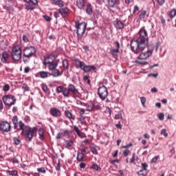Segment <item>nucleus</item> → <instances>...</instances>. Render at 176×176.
<instances>
[{
  "instance_id": "f257e3e1",
  "label": "nucleus",
  "mask_w": 176,
  "mask_h": 176,
  "mask_svg": "<svg viewBox=\"0 0 176 176\" xmlns=\"http://www.w3.org/2000/svg\"><path fill=\"white\" fill-rule=\"evenodd\" d=\"M148 42V32L145 28H142L139 31V37L136 40H131V49L135 54L145 50Z\"/></svg>"
},
{
  "instance_id": "f03ea898",
  "label": "nucleus",
  "mask_w": 176,
  "mask_h": 176,
  "mask_svg": "<svg viewBox=\"0 0 176 176\" xmlns=\"http://www.w3.org/2000/svg\"><path fill=\"white\" fill-rule=\"evenodd\" d=\"M56 60V57L53 54L47 55L44 58V61L43 63L45 67H47L49 71L51 72L52 76L54 78H58V76H61L63 75V72H60V70L57 69L58 63Z\"/></svg>"
},
{
  "instance_id": "7ed1b4c3",
  "label": "nucleus",
  "mask_w": 176,
  "mask_h": 176,
  "mask_svg": "<svg viewBox=\"0 0 176 176\" xmlns=\"http://www.w3.org/2000/svg\"><path fill=\"white\" fill-rule=\"evenodd\" d=\"M56 93H63L64 97H74V98L78 97L79 91L75 87V85L70 84L67 87L59 86L56 88Z\"/></svg>"
},
{
  "instance_id": "20e7f679",
  "label": "nucleus",
  "mask_w": 176,
  "mask_h": 176,
  "mask_svg": "<svg viewBox=\"0 0 176 176\" xmlns=\"http://www.w3.org/2000/svg\"><path fill=\"white\" fill-rule=\"evenodd\" d=\"M20 129L22 131L23 135L25 136V140L28 142H30L34 138V134H36V131H38V127H30L28 126H25L23 122L20 121L19 122Z\"/></svg>"
},
{
  "instance_id": "39448f33",
  "label": "nucleus",
  "mask_w": 176,
  "mask_h": 176,
  "mask_svg": "<svg viewBox=\"0 0 176 176\" xmlns=\"http://www.w3.org/2000/svg\"><path fill=\"white\" fill-rule=\"evenodd\" d=\"M75 25L77 30V38L78 41H82V38H83L85 32H86L87 24L85 22H79V21H77L75 22Z\"/></svg>"
},
{
  "instance_id": "423d86ee",
  "label": "nucleus",
  "mask_w": 176,
  "mask_h": 176,
  "mask_svg": "<svg viewBox=\"0 0 176 176\" xmlns=\"http://www.w3.org/2000/svg\"><path fill=\"white\" fill-rule=\"evenodd\" d=\"M22 54L23 52L21 51V47L20 46H13L11 51V56L14 61H20V60H21Z\"/></svg>"
},
{
  "instance_id": "0eeeda50",
  "label": "nucleus",
  "mask_w": 176,
  "mask_h": 176,
  "mask_svg": "<svg viewBox=\"0 0 176 176\" xmlns=\"http://www.w3.org/2000/svg\"><path fill=\"white\" fill-rule=\"evenodd\" d=\"M3 102L7 107H12L16 104V98L12 95H6L3 97Z\"/></svg>"
},
{
  "instance_id": "6e6552de",
  "label": "nucleus",
  "mask_w": 176,
  "mask_h": 176,
  "mask_svg": "<svg viewBox=\"0 0 176 176\" xmlns=\"http://www.w3.org/2000/svg\"><path fill=\"white\" fill-rule=\"evenodd\" d=\"M98 94L99 96V98L102 100V101H105L107 97H108V89L104 85L99 87L98 89Z\"/></svg>"
},
{
  "instance_id": "1a4fd4ad",
  "label": "nucleus",
  "mask_w": 176,
  "mask_h": 176,
  "mask_svg": "<svg viewBox=\"0 0 176 176\" xmlns=\"http://www.w3.org/2000/svg\"><path fill=\"white\" fill-rule=\"evenodd\" d=\"M35 53H36V49H35V47H27L23 50V56L25 58H31V57H32L33 55L35 54Z\"/></svg>"
},
{
  "instance_id": "9d476101",
  "label": "nucleus",
  "mask_w": 176,
  "mask_h": 176,
  "mask_svg": "<svg viewBox=\"0 0 176 176\" xmlns=\"http://www.w3.org/2000/svg\"><path fill=\"white\" fill-rule=\"evenodd\" d=\"M153 53V50H148L146 52H144V50L142 51H140L138 54L139 56L138 57V60H141L142 61H145L147 58H149L151 56H152V54Z\"/></svg>"
},
{
  "instance_id": "9b49d317",
  "label": "nucleus",
  "mask_w": 176,
  "mask_h": 176,
  "mask_svg": "<svg viewBox=\"0 0 176 176\" xmlns=\"http://www.w3.org/2000/svg\"><path fill=\"white\" fill-rule=\"evenodd\" d=\"M12 126L10 124L6 121H1L0 122V131H3L4 133H9Z\"/></svg>"
},
{
  "instance_id": "f8f14e48",
  "label": "nucleus",
  "mask_w": 176,
  "mask_h": 176,
  "mask_svg": "<svg viewBox=\"0 0 176 176\" xmlns=\"http://www.w3.org/2000/svg\"><path fill=\"white\" fill-rule=\"evenodd\" d=\"M36 5H38V0H32L25 4V9L26 10H34Z\"/></svg>"
},
{
  "instance_id": "ddd939ff",
  "label": "nucleus",
  "mask_w": 176,
  "mask_h": 176,
  "mask_svg": "<svg viewBox=\"0 0 176 176\" xmlns=\"http://www.w3.org/2000/svg\"><path fill=\"white\" fill-rule=\"evenodd\" d=\"M50 113L51 116L54 118H60L61 116V111L57 108L52 107L50 109Z\"/></svg>"
},
{
  "instance_id": "4468645a",
  "label": "nucleus",
  "mask_w": 176,
  "mask_h": 176,
  "mask_svg": "<svg viewBox=\"0 0 176 176\" xmlns=\"http://www.w3.org/2000/svg\"><path fill=\"white\" fill-rule=\"evenodd\" d=\"M84 72H90V71H96L97 69V67L94 65H86V63H84V65H82V67L81 68Z\"/></svg>"
},
{
  "instance_id": "2eb2a0df",
  "label": "nucleus",
  "mask_w": 176,
  "mask_h": 176,
  "mask_svg": "<svg viewBox=\"0 0 176 176\" xmlns=\"http://www.w3.org/2000/svg\"><path fill=\"white\" fill-rule=\"evenodd\" d=\"M119 3H120L119 0H107V8L108 9H112L116 5H119Z\"/></svg>"
},
{
  "instance_id": "dca6fc26",
  "label": "nucleus",
  "mask_w": 176,
  "mask_h": 176,
  "mask_svg": "<svg viewBox=\"0 0 176 176\" xmlns=\"http://www.w3.org/2000/svg\"><path fill=\"white\" fill-rule=\"evenodd\" d=\"M113 24L117 30H123L124 28V23L119 21V19H116L113 21Z\"/></svg>"
},
{
  "instance_id": "f3484780",
  "label": "nucleus",
  "mask_w": 176,
  "mask_h": 176,
  "mask_svg": "<svg viewBox=\"0 0 176 176\" xmlns=\"http://www.w3.org/2000/svg\"><path fill=\"white\" fill-rule=\"evenodd\" d=\"M10 55L7 52H3L1 54V61L3 63V64H6L8 61H9V58Z\"/></svg>"
},
{
  "instance_id": "a211bd4d",
  "label": "nucleus",
  "mask_w": 176,
  "mask_h": 176,
  "mask_svg": "<svg viewBox=\"0 0 176 176\" xmlns=\"http://www.w3.org/2000/svg\"><path fill=\"white\" fill-rule=\"evenodd\" d=\"M73 61L74 63V66L77 69L80 68V69H81V68L83 67V65H85V62L80 61L78 58H74Z\"/></svg>"
},
{
  "instance_id": "6ab92c4d",
  "label": "nucleus",
  "mask_w": 176,
  "mask_h": 176,
  "mask_svg": "<svg viewBox=\"0 0 176 176\" xmlns=\"http://www.w3.org/2000/svg\"><path fill=\"white\" fill-rule=\"evenodd\" d=\"M74 131L76 133L77 135L80 137V138H86V134H85L83 132H80V130H79L78 126H74Z\"/></svg>"
},
{
  "instance_id": "aec40b11",
  "label": "nucleus",
  "mask_w": 176,
  "mask_h": 176,
  "mask_svg": "<svg viewBox=\"0 0 176 176\" xmlns=\"http://www.w3.org/2000/svg\"><path fill=\"white\" fill-rule=\"evenodd\" d=\"M58 12L63 16L69 14V10L67 8H59Z\"/></svg>"
},
{
  "instance_id": "412c9836",
  "label": "nucleus",
  "mask_w": 176,
  "mask_h": 176,
  "mask_svg": "<svg viewBox=\"0 0 176 176\" xmlns=\"http://www.w3.org/2000/svg\"><path fill=\"white\" fill-rule=\"evenodd\" d=\"M65 116L69 119V120H75V115L72 114V113L69 110H66L65 111Z\"/></svg>"
},
{
  "instance_id": "4be33fe9",
  "label": "nucleus",
  "mask_w": 176,
  "mask_h": 176,
  "mask_svg": "<svg viewBox=\"0 0 176 176\" xmlns=\"http://www.w3.org/2000/svg\"><path fill=\"white\" fill-rule=\"evenodd\" d=\"M86 13L89 16L93 14V6H91V3H87V4Z\"/></svg>"
},
{
  "instance_id": "5701e85b",
  "label": "nucleus",
  "mask_w": 176,
  "mask_h": 176,
  "mask_svg": "<svg viewBox=\"0 0 176 176\" xmlns=\"http://www.w3.org/2000/svg\"><path fill=\"white\" fill-rule=\"evenodd\" d=\"M86 3V0H76V6L78 9H83Z\"/></svg>"
},
{
  "instance_id": "b1692460",
  "label": "nucleus",
  "mask_w": 176,
  "mask_h": 176,
  "mask_svg": "<svg viewBox=\"0 0 176 176\" xmlns=\"http://www.w3.org/2000/svg\"><path fill=\"white\" fill-rule=\"evenodd\" d=\"M38 137L39 140L43 141L45 140V129L40 128L38 129Z\"/></svg>"
},
{
  "instance_id": "393cba45",
  "label": "nucleus",
  "mask_w": 176,
  "mask_h": 176,
  "mask_svg": "<svg viewBox=\"0 0 176 176\" xmlns=\"http://www.w3.org/2000/svg\"><path fill=\"white\" fill-rule=\"evenodd\" d=\"M12 122L14 124V129L16 130L17 129V124L19 123V118H17V116H14L12 117Z\"/></svg>"
},
{
  "instance_id": "a878e982",
  "label": "nucleus",
  "mask_w": 176,
  "mask_h": 176,
  "mask_svg": "<svg viewBox=\"0 0 176 176\" xmlns=\"http://www.w3.org/2000/svg\"><path fill=\"white\" fill-rule=\"evenodd\" d=\"M110 54L114 58H116L118 57V54H119V49H113L110 51Z\"/></svg>"
},
{
  "instance_id": "bb28decb",
  "label": "nucleus",
  "mask_w": 176,
  "mask_h": 176,
  "mask_svg": "<svg viewBox=\"0 0 176 176\" xmlns=\"http://www.w3.org/2000/svg\"><path fill=\"white\" fill-rule=\"evenodd\" d=\"M85 107H86V111H88V112H91L94 109L93 103H87L85 104Z\"/></svg>"
},
{
  "instance_id": "cd10ccee",
  "label": "nucleus",
  "mask_w": 176,
  "mask_h": 176,
  "mask_svg": "<svg viewBox=\"0 0 176 176\" xmlns=\"http://www.w3.org/2000/svg\"><path fill=\"white\" fill-rule=\"evenodd\" d=\"M62 63H63V67L65 71L68 70V69L69 68V65L68 64V60L64 59Z\"/></svg>"
},
{
  "instance_id": "c85d7f7f",
  "label": "nucleus",
  "mask_w": 176,
  "mask_h": 176,
  "mask_svg": "<svg viewBox=\"0 0 176 176\" xmlns=\"http://www.w3.org/2000/svg\"><path fill=\"white\" fill-rule=\"evenodd\" d=\"M146 15V11L142 10L140 12V14H139V20H142V19H145V16Z\"/></svg>"
},
{
  "instance_id": "c756f323",
  "label": "nucleus",
  "mask_w": 176,
  "mask_h": 176,
  "mask_svg": "<svg viewBox=\"0 0 176 176\" xmlns=\"http://www.w3.org/2000/svg\"><path fill=\"white\" fill-rule=\"evenodd\" d=\"M54 5H56L59 8H63V7H64V1L63 0H57L55 2V4H54Z\"/></svg>"
},
{
  "instance_id": "7c9ffc66",
  "label": "nucleus",
  "mask_w": 176,
  "mask_h": 176,
  "mask_svg": "<svg viewBox=\"0 0 176 176\" xmlns=\"http://www.w3.org/2000/svg\"><path fill=\"white\" fill-rule=\"evenodd\" d=\"M38 75H40L41 78H42L43 79H45L48 76L47 72H44V71L40 72L38 73Z\"/></svg>"
},
{
  "instance_id": "2f4dec72",
  "label": "nucleus",
  "mask_w": 176,
  "mask_h": 176,
  "mask_svg": "<svg viewBox=\"0 0 176 176\" xmlns=\"http://www.w3.org/2000/svg\"><path fill=\"white\" fill-rule=\"evenodd\" d=\"M89 149L88 147H82L81 148V153L82 155H83L84 156H85V155H87L88 153H89V152L87 151Z\"/></svg>"
},
{
  "instance_id": "473e14b6",
  "label": "nucleus",
  "mask_w": 176,
  "mask_h": 176,
  "mask_svg": "<svg viewBox=\"0 0 176 176\" xmlns=\"http://www.w3.org/2000/svg\"><path fill=\"white\" fill-rule=\"evenodd\" d=\"M85 159V155L81 153H78L77 154V161L82 162Z\"/></svg>"
},
{
  "instance_id": "72a5a7b5",
  "label": "nucleus",
  "mask_w": 176,
  "mask_h": 176,
  "mask_svg": "<svg viewBox=\"0 0 176 176\" xmlns=\"http://www.w3.org/2000/svg\"><path fill=\"white\" fill-rule=\"evenodd\" d=\"M138 174L139 175L142 176H146L148 175V170H145L144 169L140 170V171L138 172Z\"/></svg>"
},
{
  "instance_id": "f704fd0d",
  "label": "nucleus",
  "mask_w": 176,
  "mask_h": 176,
  "mask_svg": "<svg viewBox=\"0 0 176 176\" xmlns=\"http://www.w3.org/2000/svg\"><path fill=\"white\" fill-rule=\"evenodd\" d=\"M65 144L66 148H71L72 146H74V141L72 140H67Z\"/></svg>"
},
{
  "instance_id": "c9c22d12",
  "label": "nucleus",
  "mask_w": 176,
  "mask_h": 176,
  "mask_svg": "<svg viewBox=\"0 0 176 176\" xmlns=\"http://www.w3.org/2000/svg\"><path fill=\"white\" fill-rule=\"evenodd\" d=\"M6 47H8V45L5 43V41H0V49H1V50H5Z\"/></svg>"
},
{
  "instance_id": "e433bc0d",
  "label": "nucleus",
  "mask_w": 176,
  "mask_h": 176,
  "mask_svg": "<svg viewBox=\"0 0 176 176\" xmlns=\"http://www.w3.org/2000/svg\"><path fill=\"white\" fill-rule=\"evenodd\" d=\"M115 119H116V120L123 119L122 111H120L117 114H116Z\"/></svg>"
},
{
  "instance_id": "4c0bfd02",
  "label": "nucleus",
  "mask_w": 176,
  "mask_h": 176,
  "mask_svg": "<svg viewBox=\"0 0 176 176\" xmlns=\"http://www.w3.org/2000/svg\"><path fill=\"white\" fill-rule=\"evenodd\" d=\"M90 149L91 152H92L94 155H98V151H97V148H96V147L91 146Z\"/></svg>"
},
{
  "instance_id": "58836bf2",
  "label": "nucleus",
  "mask_w": 176,
  "mask_h": 176,
  "mask_svg": "<svg viewBox=\"0 0 176 176\" xmlns=\"http://www.w3.org/2000/svg\"><path fill=\"white\" fill-rule=\"evenodd\" d=\"M94 109H96V111H98V109H101V106H100V104L98 102H95L93 104Z\"/></svg>"
},
{
  "instance_id": "ea45409f",
  "label": "nucleus",
  "mask_w": 176,
  "mask_h": 176,
  "mask_svg": "<svg viewBox=\"0 0 176 176\" xmlns=\"http://www.w3.org/2000/svg\"><path fill=\"white\" fill-rule=\"evenodd\" d=\"M92 170H96V171H99L101 168L96 164H94L91 166Z\"/></svg>"
},
{
  "instance_id": "a19ab883",
  "label": "nucleus",
  "mask_w": 176,
  "mask_h": 176,
  "mask_svg": "<svg viewBox=\"0 0 176 176\" xmlns=\"http://www.w3.org/2000/svg\"><path fill=\"white\" fill-rule=\"evenodd\" d=\"M7 173H8L10 175H17V170H7Z\"/></svg>"
},
{
  "instance_id": "79ce46f5",
  "label": "nucleus",
  "mask_w": 176,
  "mask_h": 176,
  "mask_svg": "<svg viewBox=\"0 0 176 176\" xmlns=\"http://www.w3.org/2000/svg\"><path fill=\"white\" fill-rule=\"evenodd\" d=\"M37 171L38 173H41L42 174H46V170L43 167L38 168Z\"/></svg>"
},
{
  "instance_id": "37998d69",
  "label": "nucleus",
  "mask_w": 176,
  "mask_h": 176,
  "mask_svg": "<svg viewBox=\"0 0 176 176\" xmlns=\"http://www.w3.org/2000/svg\"><path fill=\"white\" fill-rule=\"evenodd\" d=\"M169 16L171 19H173V17H175L176 16V11L175 10H172L169 14Z\"/></svg>"
},
{
  "instance_id": "c03bdc74",
  "label": "nucleus",
  "mask_w": 176,
  "mask_h": 176,
  "mask_svg": "<svg viewBox=\"0 0 176 176\" xmlns=\"http://www.w3.org/2000/svg\"><path fill=\"white\" fill-rule=\"evenodd\" d=\"M140 101H141L142 107H145V102H146V98L145 97H141Z\"/></svg>"
},
{
  "instance_id": "a18cd8bd",
  "label": "nucleus",
  "mask_w": 176,
  "mask_h": 176,
  "mask_svg": "<svg viewBox=\"0 0 176 176\" xmlns=\"http://www.w3.org/2000/svg\"><path fill=\"white\" fill-rule=\"evenodd\" d=\"M142 170H144L146 171H148V164L142 163Z\"/></svg>"
},
{
  "instance_id": "49530a36",
  "label": "nucleus",
  "mask_w": 176,
  "mask_h": 176,
  "mask_svg": "<svg viewBox=\"0 0 176 176\" xmlns=\"http://www.w3.org/2000/svg\"><path fill=\"white\" fill-rule=\"evenodd\" d=\"M13 141H14L15 145H19L20 142H21L20 139H19L18 138H14Z\"/></svg>"
},
{
  "instance_id": "de8ad7c7",
  "label": "nucleus",
  "mask_w": 176,
  "mask_h": 176,
  "mask_svg": "<svg viewBox=\"0 0 176 176\" xmlns=\"http://www.w3.org/2000/svg\"><path fill=\"white\" fill-rule=\"evenodd\" d=\"M160 120H164V113H160L157 115Z\"/></svg>"
},
{
  "instance_id": "09e8293b",
  "label": "nucleus",
  "mask_w": 176,
  "mask_h": 176,
  "mask_svg": "<svg viewBox=\"0 0 176 176\" xmlns=\"http://www.w3.org/2000/svg\"><path fill=\"white\" fill-rule=\"evenodd\" d=\"M10 89V87L9 86V85L6 84L3 86V91H9V89Z\"/></svg>"
},
{
  "instance_id": "8fccbe9b",
  "label": "nucleus",
  "mask_w": 176,
  "mask_h": 176,
  "mask_svg": "<svg viewBox=\"0 0 176 176\" xmlns=\"http://www.w3.org/2000/svg\"><path fill=\"white\" fill-rule=\"evenodd\" d=\"M160 6H163L166 2V0H156Z\"/></svg>"
},
{
  "instance_id": "3c124183",
  "label": "nucleus",
  "mask_w": 176,
  "mask_h": 176,
  "mask_svg": "<svg viewBox=\"0 0 176 176\" xmlns=\"http://www.w3.org/2000/svg\"><path fill=\"white\" fill-rule=\"evenodd\" d=\"M161 134L165 137H168V133H167V131L164 129L162 130Z\"/></svg>"
},
{
  "instance_id": "603ef678",
  "label": "nucleus",
  "mask_w": 176,
  "mask_h": 176,
  "mask_svg": "<svg viewBox=\"0 0 176 176\" xmlns=\"http://www.w3.org/2000/svg\"><path fill=\"white\" fill-rule=\"evenodd\" d=\"M41 87H42V90H43L45 92L47 91L48 90L47 85L45 84H42Z\"/></svg>"
},
{
  "instance_id": "864d4df0",
  "label": "nucleus",
  "mask_w": 176,
  "mask_h": 176,
  "mask_svg": "<svg viewBox=\"0 0 176 176\" xmlns=\"http://www.w3.org/2000/svg\"><path fill=\"white\" fill-rule=\"evenodd\" d=\"M129 153H130V150H129V149H126L123 152V155H124V157H126V156H129Z\"/></svg>"
},
{
  "instance_id": "5fc2aeb1",
  "label": "nucleus",
  "mask_w": 176,
  "mask_h": 176,
  "mask_svg": "<svg viewBox=\"0 0 176 176\" xmlns=\"http://www.w3.org/2000/svg\"><path fill=\"white\" fill-rule=\"evenodd\" d=\"M158 159H159V155L154 157L151 160V163H156V162H157Z\"/></svg>"
},
{
  "instance_id": "6e6d98bb",
  "label": "nucleus",
  "mask_w": 176,
  "mask_h": 176,
  "mask_svg": "<svg viewBox=\"0 0 176 176\" xmlns=\"http://www.w3.org/2000/svg\"><path fill=\"white\" fill-rule=\"evenodd\" d=\"M64 137V134L63 133H58L56 135V139L60 140Z\"/></svg>"
},
{
  "instance_id": "4d7b16f0",
  "label": "nucleus",
  "mask_w": 176,
  "mask_h": 176,
  "mask_svg": "<svg viewBox=\"0 0 176 176\" xmlns=\"http://www.w3.org/2000/svg\"><path fill=\"white\" fill-rule=\"evenodd\" d=\"M135 162V153H133L131 159L130 160V163H134Z\"/></svg>"
},
{
  "instance_id": "13d9d810",
  "label": "nucleus",
  "mask_w": 176,
  "mask_h": 176,
  "mask_svg": "<svg viewBox=\"0 0 176 176\" xmlns=\"http://www.w3.org/2000/svg\"><path fill=\"white\" fill-rule=\"evenodd\" d=\"M84 80L85 82H87L88 85H90V79L89 78V76H85Z\"/></svg>"
},
{
  "instance_id": "bf43d9fd",
  "label": "nucleus",
  "mask_w": 176,
  "mask_h": 176,
  "mask_svg": "<svg viewBox=\"0 0 176 176\" xmlns=\"http://www.w3.org/2000/svg\"><path fill=\"white\" fill-rule=\"evenodd\" d=\"M138 10H140V8L138 7V6H135L133 11V14L137 13Z\"/></svg>"
},
{
  "instance_id": "052dcab7",
  "label": "nucleus",
  "mask_w": 176,
  "mask_h": 176,
  "mask_svg": "<svg viewBox=\"0 0 176 176\" xmlns=\"http://www.w3.org/2000/svg\"><path fill=\"white\" fill-rule=\"evenodd\" d=\"M79 113L80 115V116H82V115H85V112H86V110L85 109H79Z\"/></svg>"
},
{
  "instance_id": "680f3d73",
  "label": "nucleus",
  "mask_w": 176,
  "mask_h": 176,
  "mask_svg": "<svg viewBox=\"0 0 176 176\" xmlns=\"http://www.w3.org/2000/svg\"><path fill=\"white\" fill-rule=\"evenodd\" d=\"M43 19H45L46 21H52V18H50V16H47V15H44Z\"/></svg>"
},
{
  "instance_id": "e2e57ef3",
  "label": "nucleus",
  "mask_w": 176,
  "mask_h": 176,
  "mask_svg": "<svg viewBox=\"0 0 176 176\" xmlns=\"http://www.w3.org/2000/svg\"><path fill=\"white\" fill-rule=\"evenodd\" d=\"M133 2H134V0H124L126 5H130V3H133Z\"/></svg>"
},
{
  "instance_id": "0e129e2a",
  "label": "nucleus",
  "mask_w": 176,
  "mask_h": 176,
  "mask_svg": "<svg viewBox=\"0 0 176 176\" xmlns=\"http://www.w3.org/2000/svg\"><path fill=\"white\" fill-rule=\"evenodd\" d=\"M114 45H115L116 49H118V50H119V48L120 47V44L119 43V41H116L114 43Z\"/></svg>"
},
{
  "instance_id": "69168bd1",
  "label": "nucleus",
  "mask_w": 176,
  "mask_h": 176,
  "mask_svg": "<svg viewBox=\"0 0 176 176\" xmlns=\"http://www.w3.org/2000/svg\"><path fill=\"white\" fill-rule=\"evenodd\" d=\"M118 150H116V151H114V152L112 153L113 157H118Z\"/></svg>"
},
{
  "instance_id": "338daca9",
  "label": "nucleus",
  "mask_w": 176,
  "mask_h": 176,
  "mask_svg": "<svg viewBox=\"0 0 176 176\" xmlns=\"http://www.w3.org/2000/svg\"><path fill=\"white\" fill-rule=\"evenodd\" d=\"M80 168H86V164L83 163V162H81L80 164Z\"/></svg>"
},
{
  "instance_id": "774afa93",
  "label": "nucleus",
  "mask_w": 176,
  "mask_h": 176,
  "mask_svg": "<svg viewBox=\"0 0 176 176\" xmlns=\"http://www.w3.org/2000/svg\"><path fill=\"white\" fill-rule=\"evenodd\" d=\"M23 42H25V43L28 42V37L27 36L24 35L23 36Z\"/></svg>"
}]
</instances>
